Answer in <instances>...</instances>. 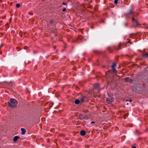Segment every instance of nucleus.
I'll return each mask as SVG.
<instances>
[{
    "mask_svg": "<svg viewBox=\"0 0 148 148\" xmlns=\"http://www.w3.org/2000/svg\"><path fill=\"white\" fill-rule=\"evenodd\" d=\"M134 12L133 8L132 7H131L128 11L125 14L127 16L132 14H133L134 13Z\"/></svg>",
    "mask_w": 148,
    "mask_h": 148,
    "instance_id": "3",
    "label": "nucleus"
},
{
    "mask_svg": "<svg viewBox=\"0 0 148 148\" xmlns=\"http://www.w3.org/2000/svg\"><path fill=\"white\" fill-rule=\"evenodd\" d=\"M2 45H1V46H0V49L1 47L2 46Z\"/></svg>",
    "mask_w": 148,
    "mask_h": 148,
    "instance_id": "27",
    "label": "nucleus"
},
{
    "mask_svg": "<svg viewBox=\"0 0 148 148\" xmlns=\"http://www.w3.org/2000/svg\"><path fill=\"white\" fill-rule=\"evenodd\" d=\"M138 15V13H135L134 12V13L133 14L132 17V21L135 23H136L137 25L135 26V27H136L138 26V21L137 19L134 17H136Z\"/></svg>",
    "mask_w": 148,
    "mask_h": 148,
    "instance_id": "2",
    "label": "nucleus"
},
{
    "mask_svg": "<svg viewBox=\"0 0 148 148\" xmlns=\"http://www.w3.org/2000/svg\"><path fill=\"white\" fill-rule=\"evenodd\" d=\"M28 14L29 15H32L33 14V13L32 12H29Z\"/></svg>",
    "mask_w": 148,
    "mask_h": 148,
    "instance_id": "20",
    "label": "nucleus"
},
{
    "mask_svg": "<svg viewBox=\"0 0 148 148\" xmlns=\"http://www.w3.org/2000/svg\"><path fill=\"white\" fill-rule=\"evenodd\" d=\"M129 101L130 102H131L132 101V99H130L129 100Z\"/></svg>",
    "mask_w": 148,
    "mask_h": 148,
    "instance_id": "26",
    "label": "nucleus"
},
{
    "mask_svg": "<svg viewBox=\"0 0 148 148\" xmlns=\"http://www.w3.org/2000/svg\"><path fill=\"white\" fill-rule=\"evenodd\" d=\"M21 130L22 131L21 133V134L23 135L26 132L25 129L24 128H22L21 129Z\"/></svg>",
    "mask_w": 148,
    "mask_h": 148,
    "instance_id": "9",
    "label": "nucleus"
},
{
    "mask_svg": "<svg viewBox=\"0 0 148 148\" xmlns=\"http://www.w3.org/2000/svg\"><path fill=\"white\" fill-rule=\"evenodd\" d=\"M10 102H8V104L9 107L13 108L16 107L18 103V101L14 99H11L10 100Z\"/></svg>",
    "mask_w": 148,
    "mask_h": 148,
    "instance_id": "1",
    "label": "nucleus"
},
{
    "mask_svg": "<svg viewBox=\"0 0 148 148\" xmlns=\"http://www.w3.org/2000/svg\"><path fill=\"white\" fill-rule=\"evenodd\" d=\"M82 38L83 37L82 36H79L78 37V39L81 40L82 39Z\"/></svg>",
    "mask_w": 148,
    "mask_h": 148,
    "instance_id": "17",
    "label": "nucleus"
},
{
    "mask_svg": "<svg viewBox=\"0 0 148 148\" xmlns=\"http://www.w3.org/2000/svg\"><path fill=\"white\" fill-rule=\"evenodd\" d=\"M114 101V99L113 97H109L107 99L106 102L108 103L111 104Z\"/></svg>",
    "mask_w": 148,
    "mask_h": 148,
    "instance_id": "4",
    "label": "nucleus"
},
{
    "mask_svg": "<svg viewBox=\"0 0 148 148\" xmlns=\"http://www.w3.org/2000/svg\"><path fill=\"white\" fill-rule=\"evenodd\" d=\"M66 8H63L62 10V11L63 12H64L66 11Z\"/></svg>",
    "mask_w": 148,
    "mask_h": 148,
    "instance_id": "21",
    "label": "nucleus"
},
{
    "mask_svg": "<svg viewBox=\"0 0 148 148\" xmlns=\"http://www.w3.org/2000/svg\"><path fill=\"white\" fill-rule=\"evenodd\" d=\"M84 119H88V117L87 115H85L83 116Z\"/></svg>",
    "mask_w": 148,
    "mask_h": 148,
    "instance_id": "15",
    "label": "nucleus"
},
{
    "mask_svg": "<svg viewBox=\"0 0 148 148\" xmlns=\"http://www.w3.org/2000/svg\"><path fill=\"white\" fill-rule=\"evenodd\" d=\"M80 101L78 99H76L75 100L74 103L76 104H78L79 103Z\"/></svg>",
    "mask_w": 148,
    "mask_h": 148,
    "instance_id": "12",
    "label": "nucleus"
},
{
    "mask_svg": "<svg viewBox=\"0 0 148 148\" xmlns=\"http://www.w3.org/2000/svg\"><path fill=\"white\" fill-rule=\"evenodd\" d=\"M1 84H3V83H2V82H1Z\"/></svg>",
    "mask_w": 148,
    "mask_h": 148,
    "instance_id": "28",
    "label": "nucleus"
},
{
    "mask_svg": "<svg viewBox=\"0 0 148 148\" xmlns=\"http://www.w3.org/2000/svg\"><path fill=\"white\" fill-rule=\"evenodd\" d=\"M123 44L120 43L118 45V47H117V49L118 50H119L121 49L122 47H123Z\"/></svg>",
    "mask_w": 148,
    "mask_h": 148,
    "instance_id": "8",
    "label": "nucleus"
},
{
    "mask_svg": "<svg viewBox=\"0 0 148 148\" xmlns=\"http://www.w3.org/2000/svg\"><path fill=\"white\" fill-rule=\"evenodd\" d=\"M118 1V0H114V3L115 4H117Z\"/></svg>",
    "mask_w": 148,
    "mask_h": 148,
    "instance_id": "18",
    "label": "nucleus"
},
{
    "mask_svg": "<svg viewBox=\"0 0 148 148\" xmlns=\"http://www.w3.org/2000/svg\"><path fill=\"white\" fill-rule=\"evenodd\" d=\"M78 119L80 120H82L84 119L83 116L82 114H79L78 117Z\"/></svg>",
    "mask_w": 148,
    "mask_h": 148,
    "instance_id": "14",
    "label": "nucleus"
},
{
    "mask_svg": "<svg viewBox=\"0 0 148 148\" xmlns=\"http://www.w3.org/2000/svg\"><path fill=\"white\" fill-rule=\"evenodd\" d=\"M84 97H82L80 99V101L81 102H83L84 101Z\"/></svg>",
    "mask_w": 148,
    "mask_h": 148,
    "instance_id": "16",
    "label": "nucleus"
},
{
    "mask_svg": "<svg viewBox=\"0 0 148 148\" xmlns=\"http://www.w3.org/2000/svg\"><path fill=\"white\" fill-rule=\"evenodd\" d=\"M95 123V122L94 121H92L90 123V124H92V123Z\"/></svg>",
    "mask_w": 148,
    "mask_h": 148,
    "instance_id": "24",
    "label": "nucleus"
},
{
    "mask_svg": "<svg viewBox=\"0 0 148 148\" xmlns=\"http://www.w3.org/2000/svg\"><path fill=\"white\" fill-rule=\"evenodd\" d=\"M125 82H127L132 83L133 80L129 77H127L124 79Z\"/></svg>",
    "mask_w": 148,
    "mask_h": 148,
    "instance_id": "5",
    "label": "nucleus"
},
{
    "mask_svg": "<svg viewBox=\"0 0 148 148\" xmlns=\"http://www.w3.org/2000/svg\"><path fill=\"white\" fill-rule=\"evenodd\" d=\"M20 5L19 4H17L16 5V8H19L20 7Z\"/></svg>",
    "mask_w": 148,
    "mask_h": 148,
    "instance_id": "19",
    "label": "nucleus"
},
{
    "mask_svg": "<svg viewBox=\"0 0 148 148\" xmlns=\"http://www.w3.org/2000/svg\"><path fill=\"white\" fill-rule=\"evenodd\" d=\"M99 84H95L94 85V89H97L99 87Z\"/></svg>",
    "mask_w": 148,
    "mask_h": 148,
    "instance_id": "13",
    "label": "nucleus"
},
{
    "mask_svg": "<svg viewBox=\"0 0 148 148\" xmlns=\"http://www.w3.org/2000/svg\"><path fill=\"white\" fill-rule=\"evenodd\" d=\"M53 22V20H51L50 21V23H52Z\"/></svg>",
    "mask_w": 148,
    "mask_h": 148,
    "instance_id": "23",
    "label": "nucleus"
},
{
    "mask_svg": "<svg viewBox=\"0 0 148 148\" xmlns=\"http://www.w3.org/2000/svg\"><path fill=\"white\" fill-rule=\"evenodd\" d=\"M80 134L82 136H84L86 134V132L82 130L80 132Z\"/></svg>",
    "mask_w": 148,
    "mask_h": 148,
    "instance_id": "11",
    "label": "nucleus"
},
{
    "mask_svg": "<svg viewBox=\"0 0 148 148\" xmlns=\"http://www.w3.org/2000/svg\"><path fill=\"white\" fill-rule=\"evenodd\" d=\"M66 4H67L66 3H64V2H63L62 3V4H63V5H66Z\"/></svg>",
    "mask_w": 148,
    "mask_h": 148,
    "instance_id": "22",
    "label": "nucleus"
},
{
    "mask_svg": "<svg viewBox=\"0 0 148 148\" xmlns=\"http://www.w3.org/2000/svg\"><path fill=\"white\" fill-rule=\"evenodd\" d=\"M142 56L144 58H148V53H145V52L143 53Z\"/></svg>",
    "mask_w": 148,
    "mask_h": 148,
    "instance_id": "7",
    "label": "nucleus"
},
{
    "mask_svg": "<svg viewBox=\"0 0 148 148\" xmlns=\"http://www.w3.org/2000/svg\"><path fill=\"white\" fill-rule=\"evenodd\" d=\"M116 66V63H113L112 64V71L113 72H115L116 71V69H115V67Z\"/></svg>",
    "mask_w": 148,
    "mask_h": 148,
    "instance_id": "6",
    "label": "nucleus"
},
{
    "mask_svg": "<svg viewBox=\"0 0 148 148\" xmlns=\"http://www.w3.org/2000/svg\"><path fill=\"white\" fill-rule=\"evenodd\" d=\"M19 138V137L18 136H16L14 137L13 140L14 142H16L17 140Z\"/></svg>",
    "mask_w": 148,
    "mask_h": 148,
    "instance_id": "10",
    "label": "nucleus"
},
{
    "mask_svg": "<svg viewBox=\"0 0 148 148\" xmlns=\"http://www.w3.org/2000/svg\"><path fill=\"white\" fill-rule=\"evenodd\" d=\"M132 148H136V147L135 146H133L132 147Z\"/></svg>",
    "mask_w": 148,
    "mask_h": 148,
    "instance_id": "25",
    "label": "nucleus"
}]
</instances>
